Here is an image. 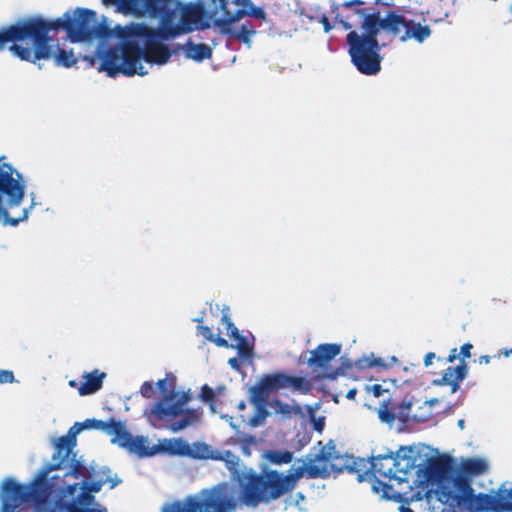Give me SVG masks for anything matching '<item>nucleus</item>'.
Segmentation results:
<instances>
[{"instance_id":"1","label":"nucleus","mask_w":512,"mask_h":512,"mask_svg":"<svg viewBox=\"0 0 512 512\" xmlns=\"http://www.w3.org/2000/svg\"><path fill=\"white\" fill-rule=\"evenodd\" d=\"M120 3L131 13L141 17L160 16L157 29L144 23H132L118 31L119 41L99 54L100 70L108 76H144L154 64L164 65L171 58L169 47L159 40L174 39L196 30L210 28L205 8L199 2L173 1V8L161 14L160 4L165 0H108Z\"/></svg>"},{"instance_id":"2","label":"nucleus","mask_w":512,"mask_h":512,"mask_svg":"<svg viewBox=\"0 0 512 512\" xmlns=\"http://www.w3.org/2000/svg\"><path fill=\"white\" fill-rule=\"evenodd\" d=\"M56 473L61 476L56 483L59 500L42 507L41 512H107L106 508L95 502L94 494L105 484L113 489L121 482L116 474L111 475L108 467L98 469L94 462L89 465L85 462V468L78 479L65 476L62 468H57Z\"/></svg>"},{"instance_id":"3","label":"nucleus","mask_w":512,"mask_h":512,"mask_svg":"<svg viewBox=\"0 0 512 512\" xmlns=\"http://www.w3.org/2000/svg\"><path fill=\"white\" fill-rule=\"evenodd\" d=\"M57 463L46 462L27 484H20L15 478L5 477L0 483L2 512H21L18 508L25 502L35 504L37 512L50 503H57V485L61 476L56 473Z\"/></svg>"},{"instance_id":"4","label":"nucleus","mask_w":512,"mask_h":512,"mask_svg":"<svg viewBox=\"0 0 512 512\" xmlns=\"http://www.w3.org/2000/svg\"><path fill=\"white\" fill-rule=\"evenodd\" d=\"M51 26L39 19L24 20L21 45L10 46L11 54L22 61L36 63L53 59L57 66L71 67L77 62L72 51L61 49L57 41L49 36Z\"/></svg>"},{"instance_id":"5","label":"nucleus","mask_w":512,"mask_h":512,"mask_svg":"<svg viewBox=\"0 0 512 512\" xmlns=\"http://www.w3.org/2000/svg\"><path fill=\"white\" fill-rule=\"evenodd\" d=\"M288 388L307 394L311 390V384L304 377L283 372L265 374L261 377L258 381V426L272 415L278 416L281 420L303 416L302 408L298 403L288 404L279 399L269 398L271 393Z\"/></svg>"},{"instance_id":"6","label":"nucleus","mask_w":512,"mask_h":512,"mask_svg":"<svg viewBox=\"0 0 512 512\" xmlns=\"http://www.w3.org/2000/svg\"><path fill=\"white\" fill-rule=\"evenodd\" d=\"M355 13L363 18V33L352 30L346 36L348 53L359 72L376 75L381 70V45L377 36L382 30L378 23V11L368 13L366 9L357 8Z\"/></svg>"},{"instance_id":"7","label":"nucleus","mask_w":512,"mask_h":512,"mask_svg":"<svg viewBox=\"0 0 512 512\" xmlns=\"http://www.w3.org/2000/svg\"><path fill=\"white\" fill-rule=\"evenodd\" d=\"M107 420L86 419L83 422H76L67 432L60 437H52L53 447L52 460L57 463L58 468L65 470V476H73L78 479L85 468V460L75 450L77 436L84 430H99L104 433Z\"/></svg>"},{"instance_id":"8","label":"nucleus","mask_w":512,"mask_h":512,"mask_svg":"<svg viewBox=\"0 0 512 512\" xmlns=\"http://www.w3.org/2000/svg\"><path fill=\"white\" fill-rule=\"evenodd\" d=\"M26 183L22 174L9 163L0 162V223L4 226L16 227L26 221L29 214L37 205L35 194L31 193V205L23 208L18 217H11L8 209L22 204Z\"/></svg>"},{"instance_id":"9","label":"nucleus","mask_w":512,"mask_h":512,"mask_svg":"<svg viewBox=\"0 0 512 512\" xmlns=\"http://www.w3.org/2000/svg\"><path fill=\"white\" fill-rule=\"evenodd\" d=\"M235 508L234 488L224 482L190 495L183 501L167 504L162 512H234Z\"/></svg>"},{"instance_id":"10","label":"nucleus","mask_w":512,"mask_h":512,"mask_svg":"<svg viewBox=\"0 0 512 512\" xmlns=\"http://www.w3.org/2000/svg\"><path fill=\"white\" fill-rule=\"evenodd\" d=\"M306 475L308 478H324L328 476L326 466H319L313 463L292 466L289 474L283 476L275 470L258 474V502H269L276 500L291 491L297 481Z\"/></svg>"},{"instance_id":"11","label":"nucleus","mask_w":512,"mask_h":512,"mask_svg":"<svg viewBox=\"0 0 512 512\" xmlns=\"http://www.w3.org/2000/svg\"><path fill=\"white\" fill-rule=\"evenodd\" d=\"M212 2L216 7L213 15L208 17L205 12L209 23L211 24V20H213L214 25L219 27L222 33L233 34L250 47L253 43L255 31L248 29L245 25L232 29L231 25L247 15L254 14L253 3L250 0H233L231 2L228 0H212Z\"/></svg>"},{"instance_id":"12","label":"nucleus","mask_w":512,"mask_h":512,"mask_svg":"<svg viewBox=\"0 0 512 512\" xmlns=\"http://www.w3.org/2000/svg\"><path fill=\"white\" fill-rule=\"evenodd\" d=\"M407 452L411 453L412 448L401 446L395 455L390 453L372 458L371 471L385 494L392 488L389 482L402 483L407 480L408 473L414 466V461L412 457L407 456Z\"/></svg>"},{"instance_id":"13","label":"nucleus","mask_w":512,"mask_h":512,"mask_svg":"<svg viewBox=\"0 0 512 512\" xmlns=\"http://www.w3.org/2000/svg\"><path fill=\"white\" fill-rule=\"evenodd\" d=\"M378 23L381 29L400 42H408L414 40L417 43H423L432 34L429 25L417 22L407 17L406 14L396 11H388L384 18L380 17L378 11Z\"/></svg>"},{"instance_id":"14","label":"nucleus","mask_w":512,"mask_h":512,"mask_svg":"<svg viewBox=\"0 0 512 512\" xmlns=\"http://www.w3.org/2000/svg\"><path fill=\"white\" fill-rule=\"evenodd\" d=\"M456 493H450L448 499L452 500L459 512H492L493 506L498 503L495 495L479 493L474 494L469 476L464 473L456 475L453 480Z\"/></svg>"},{"instance_id":"15","label":"nucleus","mask_w":512,"mask_h":512,"mask_svg":"<svg viewBox=\"0 0 512 512\" xmlns=\"http://www.w3.org/2000/svg\"><path fill=\"white\" fill-rule=\"evenodd\" d=\"M215 455L217 457L214 459L224 461L233 478L239 483L241 494L239 498L236 497V503L240 500L247 506H256V472L253 469H241L239 457L229 450H216ZM231 486L235 488L233 485ZM235 496H237V492H235Z\"/></svg>"},{"instance_id":"16","label":"nucleus","mask_w":512,"mask_h":512,"mask_svg":"<svg viewBox=\"0 0 512 512\" xmlns=\"http://www.w3.org/2000/svg\"><path fill=\"white\" fill-rule=\"evenodd\" d=\"M59 26L67 31L73 42L90 41L97 34L96 13L82 8L68 11L59 19Z\"/></svg>"},{"instance_id":"17","label":"nucleus","mask_w":512,"mask_h":512,"mask_svg":"<svg viewBox=\"0 0 512 512\" xmlns=\"http://www.w3.org/2000/svg\"><path fill=\"white\" fill-rule=\"evenodd\" d=\"M190 400L189 392L173 389L146 409L144 416L152 424L156 420L163 421L178 418L185 412V407Z\"/></svg>"},{"instance_id":"18","label":"nucleus","mask_w":512,"mask_h":512,"mask_svg":"<svg viewBox=\"0 0 512 512\" xmlns=\"http://www.w3.org/2000/svg\"><path fill=\"white\" fill-rule=\"evenodd\" d=\"M248 397L250 404L253 406V413L249 415L247 419L243 415H239L236 418L229 415H220V417L226 420L230 427L236 431L241 442L242 452L245 455L250 456V446L255 444V438L252 435L246 434L243 430H241V427H256V385H250L248 387Z\"/></svg>"},{"instance_id":"19","label":"nucleus","mask_w":512,"mask_h":512,"mask_svg":"<svg viewBox=\"0 0 512 512\" xmlns=\"http://www.w3.org/2000/svg\"><path fill=\"white\" fill-rule=\"evenodd\" d=\"M341 352V345L336 343H325L318 345L308 359L309 366L315 370H320L323 376L329 379H335L338 375L337 370L330 369V362Z\"/></svg>"},{"instance_id":"20","label":"nucleus","mask_w":512,"mask_h":512,"mask_svg":"<svg viewBox=\"0 0 512 512\" xmlns=\"http://www.w3.org/2000/svg\"><path fill=\"white\" fill-rule=\"evenodd\" d=\"M220 324V330L225 332L232 341L230 347L238 351V355L242 358L243 361H248L251 354L250 343L232 322L230 318V309L226 305H224L222 308V318Z\"/></svg>"},{"instance_id":"21","label":"nucleus","mask_w":512,"mask_h":512,"mask_svg":"<svg viewBox=\"0 0 512 512\" xmlns=\"http://www.w3.org/2000/svg\"><path fill=\"white\" fill-rule=\"evenodd\" d=\"M473 349V345L470 343H465L460 348L459 355L462 356L463 359L471 357V350ZM468 373V366L462 360L460 364L456 367L449 366L444 372L440 379H436L433 381L434 385L438 386H451V390L455 393L459 388V383L465 379Z\"/></svg>"},{"instance_id":"22","label":"nucleus","mask_w":512,"mask_h":512,"mask_svg":"<svg viewBox=\"0 0 512 512\" xmlns=\"http://www.w3.org/2000/svg\"><path fill=\"white\" fill-rule=\"evenodd\" d=\"M365 4L362 0H349L343 2L340 7L345 11V13H336L335 15V23H339L345 30H351L353 27L358 24L362 25L363 18L355 13V9L361 8Z\"/></svg>"},{"instance_id":"23","label":"nucleus","mask_w":512,"mask_h":512,"mask_svg":"<svg viewBox=\"0 0 512 512\" xmlns=\"http://www.w3.org/2000/svg\"><path fill=\"white\" fill-rule=\"evenodd\" d=\"M24 32V20L12 25L0 27V52L6 47L21 45Z\"/></svg>"},{"instance_id":"24","label":"nucleus","mask_w":512,"mask_h":512,"mask_svg":"<svg viewBox=\"0 0 512 512\" xmlns=\"http://www.w3.org/2000/svg\"><path fill=\"white\" fill-rule=\"evenodd\" d=\"M107 374L98 369L91 372H84L82 382L78 387V393L81 396H87L97 393L103 386Z\"/></svg>"},{"instance_id":"25","label":"nucleus","mask_w":512,"mask_h":512,"mask_svg":"<svg viewBox=\"0 0 512 512\" xmlns=\"http://www.w3.org/2000/svg\"><path fill=\"white\" fill-rule=\"evenodd\" d=\"M122 448L128 450L139 457L153 456L159 452V449L155 445H150V441L147 436H133L130 434L127 443Z\"/></svg>"},{"instance_id":"26","label":"nucleus","mask_w":512,"mask_h":512,"mask_svg":"<svg viewBox=\"0 0 512 512\" xmlns=\"http://www.w3.org/2000/svg\"><path fill=\"white\" fill-rule=\"evenodd\" d=\"M104 433L111 437V443L122 447L129 440L130 432L127 428L126 422L116 420L115 418L107 419V425Z\"/></svg>"},{"instance_id":"27","label":"nucleus","mask_w":512,"mask_h":512,"mask_svg":"<svg viewBox=\"0 0 512 512\" xmlns=\"http://www.w3.org/2000/svg\"><path fill=\"white\" fill-rule=\"evenodd\" d=\"M186 58L192 59L197 62H202L212 56V49L207 44H195L188 42L184 47Z\"/></svg>"},{"instance_id":"28","label":"nucleus","mask_w":512,"mask_h":512,"mask_svg":"<svg viewBox=\"0 0 512 512\" xmlns=\"http://www.w3.org/2000/svg\"><path fill=\"white\" fill-rule=\"evenodd\" d=\"M188 442L182 438L163 439L159 443V452L163 451L171 455L185 456Z\"/></svg>"},{"instance_id":"29","label":"nucleus","mask_w":512,"mask_h":512,"mask_svg":"<svg viewBox=\"0 0 512 512\" xmlns=\"http://www.w3.org/2000/svg\"><path fill=\"white\" fill-rule=\"evenodd\" d=\"M180 420L175 421L169 425V429L173 433H178L190 426L195 425L199 421V414L194 409H189L187 406L185 407V412L181 414Z\"/></svg>"},{"instance_id":"30","label":"nucleus","mask_w":512,"mask_h":512,"mask_svg":"<svg viewBox=\"0 0 512 512\" xmlns=\"http://www.w3.org/2000/svg\"><path fill=\"white\" fill-rule=\"evenodd\" d=\"M216 450H213L212 447L204 442H194L192 444L188 443V448L186 450V455L188 457L194 459H214L217 457L215 455Z\"/></svg>"},{"instance_id":"31","label":"nucleus","mask_w":512,"mask_h":512,"mask_svg":"<svg viewBox=\"0 0 512 512\" xmlns=\"http://www.w3.org/2000/svg\"><path fill=\"white\" fill-rule=\"evenodd\" d=\"M461 470L467 476H479L488 470V465L481 458H469L462 462Z\"/></svg>"},{"instance_id":"32","label":"nucleus","mask_w":512,"mask_h":512,"mask_svg":"<svg viewBox=\"0 0 512 512\" xmlns=\"http://www.w3.org/2000/svg\"><path fill=\"white\" fill-rule=\"evenodd\" d=\"M339 458L340 454L336 449V445L332 441H329L326 445L322 446L313 461L333 464V462Z\"/></svg>"},{"instance_id":"33","label":"nucleus","mask_w":512,"mask_h":512,"mask_svg":"<svg viewBox=\"0 0 512 512\" xmlns=\"http://www.w3.org/2000/svg\"><path fill=\"white\" fill-rule=\"evenodd\" d=\"M498 503L493 506L492 512H511L512 511V489L500 488L495 495Z\"/></svg>"},{"instance_id":"34","label":"nucleus","mask_w":512,"mask_h":512,"mask_svg":"<svg viewBox=\"0 0 512 512\" xmlns=\"http://www.w3.org/2000/svg\"><path fill=\"white\" fill-rule=\"evenodd\" d=\"M343 365L346 366L345 363H343ZM353 366L358 370L370 369L373 367L387 368V365L384 363V360L379 357H374L373 354H371L370 356H364L362 358H359L354 362V364L349 363L347 365L348 368H352Z\"/></svg>"},{"instance_id":"35","label":"nucleus","mask_w":512,"mask_h":512,"mask_svg":"<svg viewBox=\"0 0 512 512\" xmlns=\"http://www.w3.org/2000/svg\"><path fill=\"white\" fill-rule=\"evenodd\" d=\"M263 457L267 458L271 463L274 464H288L293 459V452L284 450H267Z\"/></svg>"},{"instance_id":"36","label":"nucleus","mask_w":512,"mask_h":512,"mask_svg":"<svg viewBox=\"0 0 512 512\" xmlns=\"http://www.w3.org/2000/svg\"><path fill=\"white\" fill-rule=\"evenodd\" d=\"M306 408L309 413V417L313 424L314 430L319 433H322V431L324 430V427H325V417L322 416V417L316 418L314 415V412H315L314 408H312L311 406H307Z\"/></svg>"},{"instance_id":"37","label":"nucleus","mask_w":512,"mask_h":512,"mask_svg":"<svg viewBox=\"0 0 512 512\" xmlns=\"http://www.w3.org/2000/svg\"><path fill=\"white\" fill-rule=\"evenodd\" d=\"M228 364L230 365V367L232 369H235V370H239L241 364H246V365L252 366V353L250 354L248 361H243L242 358L239 356V359L238 358H230L228 360Z\"/></svg>"},{"instance_id":"38","label":"nucleus","mask_w":512,"mask_h":512,"mask_svg":"<svg viewBox=\"0 0 512 512\" xmlns=\"http://www.w3.org/2000/svg\"><path fill=\"white\" fill-rule=\"evenodd\" d=\"M140 393L144 398H151L154 394L153 383L150 381H145L141 385Z\"/></svg>"},{"instance_id":"39","label":"nucleus","mask_w":512,"mask_h":512,"mask_svg":"<svg viewBox=\"0 0 512 512\" xmlns=\"http://www.w3.org/2000/svg\"><path fill=\"white\" fill-rule=\"evenodd\" d=\"M16 382L11 370L0 369V384Z\"/></svg>"},{"instance_id":"40","label":"nucleus","mask_w":512,"mask_h":512,"mask_svg":"<svg viewBox=\"0 0 512 512\" xmlns=\"http://www.w3.org/2000/svg\"><path fill=\"white\" fill-rule=\"evenodd\" d=\"M197 330L200 335H202L206 340L210 342L215 335V333L208 326L199 325Z\"/></svg>"},{"instance_id":"41","label":"nucleus","mask_w":512,"mask_h":512,"mask_svg":"<svg viewBox=\"0 0 512 512\" xmlns=\"http://www.w3.org/2000/svg\"><path fill=\"white\" fill-rule=\"evenodd\" d=\"M379 418L387 423L393 422L395 420V414L390 412L386 407L384 409H380Z\"/></svg>"},{"instance_id":"42","label":"nucleus","mask_w":512,"mask_h":512,"mask_svg":"<svg viewBox=\"0 0 512 512\" xmlns=\"http://www.w3.org/2000/svg\"><path fill=\"white\" fill-rule=\"evenodd\" d=\"M318 21L323 25V30L325 33H329L333 29V25L325 14H322Z\"/></svg>"},{"instance_id":"43","label":"nucleus","mask_w":512,"mask_h":512,"mask_svg":"<svg viewBox=\"0 0 512 512\" xmlns=\"http://www.w3.org/2000/svg\"><path fill=\"white\" fill-rule=\"evenodd\" d=\"M201 396L204 401H209L214 397V391L209 386L205 385L202 388Z\"/></svg>"},{"instance_id":"44","label":"nucleus","mask_w":512,"mask_h":512,"mask_svg":"<svg viewBox=\"0 0 512 512\" xmlns=\"http://www.w3.org/2000/svg\"><path fill=\"white\" fill-rule=\"evenodd\" d=\"M211 342L215 343L216 346H218V347H223V348L230 347V344L228 343V341L225 340L224 338L220 337L219 334H215L213 339L211 340Z\"/></svg>"},{"instance_id":"45","label":"nucleus","mask_w":512,"mask_h":512,"mask_svg":"<svg viewBox=\"0 0 512 512\" xmlns=\"http://www.w3.org/2000/svg\"><path fill=\"white\" fill-rule=\"evenodd\" d=\"M371 391L375 397H380L384 393V389L380 384H374L371 386Z\"/></svg>"},{"instance_id":"46","label":"nucleus","mask_w":512,"mask_h":512,"mask_svg":"<svg viewBox=\"0 0 512 512\" xmlns=\"http://www.w3.org/2000/svg\"><path fill=\"white\" fill-rule=\"evenodd\" d=\"M156 387L161 391V392H166L167 390V378H163V379H159L157 382H156Z\"/></svg>"},{"instance_id":"47","label":"nucleus","mask_w":512,"mask_h":512,"mask_svg":"<svg viewBox=\"0 0 512 512\" xmlns=\"http://www.w3.org/2000/svg\"><path fill=\"white\" fill-rule=\"evenodd\" d=\"M458 356L459 354L457 353V348H453L450 350V353L445 362L453 363L458 358Z\"/></svg>"},{"instance_id":"48","label":"nucleus","mask_w":512,"mask_h":512,"mask_svg":"<svg viewBox=\"0 0 512 512\" xmlns=\"http://www.w3.org/2000/svg\"><path fill=\"white\" fill-rule=\"evenodd\" d=\"M435 357H436L435 353H433V352L427 353L424 357V365L426 367L430 366L433 362V359H435Z\"/></svg>"},{"instance_id":"49","label":"nucleus","mask_w":512,"mask_h":512,"mask_svg":"<svg viewBox=\"0 0 512 512\" xmlns=\"http://www.w3.org/2000/svg\"><path fill=\"white\" fill-rule=\"evenodd\" d=\"M266 19L265 11L262 7H258V26L261 25L260 21H264Z\"/></svg>"},{"instance_id":"50","label":"nucleus","mask_w":512,"mask_h":512,"mask_svg":"<svg viewBox=\"0 0 512 512\" xmlns=\"http://www.w3.org/2000/svg\"><path fill=\"white\" fill-rule=\"evenodd\" d=\"M491 360V357L489 355H483L479 357V363L480 364H489Z\"/></svg>"},{"instance_id":"51","label":"nucleus","mask_w":512,"mask_h":512,"mask_svg":"<svg viewBox=\"0 0 512 512\" xmlns=\"http://www.w3.org/2000/svg\"><path fill=\"white\" fill-rule=\"evenodd\" d=\"M356 394H357V390H356V389H351V390H349V391L347 392L346 397H347L348 399H351V400H352V399H354V398H355Z\"/></svg>"},{"instance_id":"52","label":"nucleus","mask_w":512,"mask_h":512,"mask_svg":"<svg viewBox=\"0 0 512 512\" xmlns=\"http://www.w3.org/2000/svg\"><path fill=\"white\" fill-rule=\"evenodd\" d=\"M246 408V403L245 401H240L238 404H237V409L239 412L243 411L244 409Z\"/></svg>"},{"instance_id":"53","label":"nucleus","mask_w":512,"mask_h":512,"mask_svg":"<svg viewBox=\"0 0 512 512\" xmlns=\"http://www.w3.org/2000/svg\"><path fill=\"white\" fill-rule=\"evenodd\" d=\"M68 384H69V386H70V387H73V388H78V387L80 386V385L78 384V382H77L76 380H74V379H73V380H70V381L68 382Z\"/></svg>"},{"instance_id":"54","label":"nucleus","mask_w":512,"mask_h":512,"mask_svg":"<svg viewBox=\"0 0 512 512\" xmlns=\"http://www.w3.org/2000/svg\"><path fill=\"white\" fill-rule=\"evenodd\" d=\"M301 15H304L309 21H313L315 19L314 16L308 15L304 11H301Z\"/></svg>"},{"instance_id":"55","label":"nucleus","mask_w":512,"mask_h":512,"mask_svg":"<svg viewBox=\"0 0 512 512\" xmlns=\"http://www.w3.org/2000/svg\"><path fill=\"white\" fill-rule=\"evenodd\" d=\"M503 355H504L505 357H509L510 355H512V348H511V349H509V350H508V349H505V350L503 351Z\"/></svg>"},{"instance_id":"56","label":"nucleus","mask_w":512,"mask_h":512,"mask_svg":"<svg viewBox=\"0 0 512 512\" xmlns=\"http://www.w3.org/2000/svg\"><path fill=\"white\" fill-rule=\"evenodd\" d=\"M400 512H413V510L411 508L401 506Z\"/></svg>"},{"instance_id":"57","label":"nucleus","mask_w":512,"mask_h":512,"mask_svg":"<svg viewBox=\"0 0 512 512\" xmlns=\"http://www.w3.org/2000/svg\"><path fill=\"white\" fill-rule=\"evenodd\" d=\"M464 423H465V422H464V420H462V419H461V420H459V421H458V425H459V427L463 429V428H464Z\"/></svg>"},{"instance_id":"58","label":"nucleus","mask_w":512,"mask_h":512,"mask_svg":"<svg viewBox=\"0 0 512 512\" xmlns=\"http://www.w3.org/2000/svg\"><path fill=\"white\" fill-rule=\"evenodd\" d=\"M210 409L212 413H216L215 405L213 403H210Z\"/></svg>"},{"instance_id":"59","label":"nucleus","mask_w":512,"mask_h":512,"mask_svg":"<svg viewBox=\"0 0 512 512\" xmlns=\"http://www.w3.org/2000/svg\"><path fill=\"white\" fill-rule=\"evenodd\" d=\"M442 466H443V464H442V463L437 464V468H438L439 470H440V469H442Z\"/></svg>"},{"instance_id":"60","label":"nucleus","mask_w":512,"mask_h":512,"mask_svg":"<svg viewBox=\"0 0 512 512\" xmlns=\"http://www.w3.org/2000/svg\"><path fill=\"white\" fill-rule=\"evenodd\" d=\"M193 320H194V321H197V322H200V321H201V319H200V318H195V319H193Z\"/></svg>"},{"instance_id":"61","label":"nucleus","mask_w":512,"mask_h":512,"mask_svg":"<svg viewBox=\"0 0 512 512\" xmlns=\"http://www.w3.org/2000/svg\"><path fill=\"white\" fill-rule=\"evenodd\" d=\"M380 2V0H376V3Z\"/></svg>"}]
</instances>
